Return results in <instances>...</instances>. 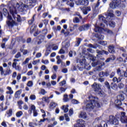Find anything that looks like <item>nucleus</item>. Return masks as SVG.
<instances>
[{
    "instance_id": "1",
    "label": "nucleus",
    "mask_w": 127,
    "mask_h": 127,
    "mask_svg": "<svg viewBox=\"0 0 127 127\" xmlns=\"http://www.w3.org/2000/svg\"><path fill=\"white\" fill-rule=\"evenodd\" d=\"M94 30L95 32H98L95 34L94 36L96 38H98L99 40H103V39H104V37H105L104 35H102L103 31H105V32H107L108 34H113V31L107 28L105 29L101 28V27L97 26V24H95Z\"/></svg>"
},
{
    "instance_id": "2",
    "label": "nucleus",
    "mask_w": 127,
    "mask_h": 127,
    "mask_svg": "<svg viewBox=\"0 0 127 127\" xmlns=\"http://www.w3.org/2000/svg\"><path fill=\"white\" fill-rule=\"evenodd\" d=\"M89 101H88L86 107V111L88 112H91L92 110L95 109V107L96 108H100L101 105L98 101H96L95 97H93L92 96H89Z\"/></svg>"
},
{
    "instance_id": "3",
    "label": "nucleus",
    "mask_w": 127,
    "mask_h": 127,
    "mask_svg": "<svg viewBox=\"0 0 127 127\" xmlns=\"http://www.w3.org/2000/svg\"><path fill=\"white\" fill-rule=\"evenodd\" d=\"M119 93L121 94L117 96V100L115 101V104L116 108H118L119 110H123V108L121 106L123 105L122 102L125 100V95L124 94H125L127 97V90H125V93L123 91H120Z\"/></svg>"
},
{
    "instance_id": "4",
    "label": "nucleus",
    "mask_w": 127,
    "mask_h": 127,
    "mask_svg": "<svg viewBox=\"0 0 127 127\" xmlns=\"http://www.w3.org/2000/svg\"><path fill=\"white\" fill-rule=\"evenodd\" d=\"M115 117L121 122L122 124H127V116H126V112L117 113Z\"/></svg>"
},
{
    "instance_id": "5",
    "label": "nucleus",
    "mask_w": 127,
    "mask_h": 127,
    "mask_svg": "<svg viewBox=\"0 0 127 127\" xmlns=\"http://www.w3.org/2000/svg\"><path fill=\"white\" fill-rule=\"evenodd\" d=\"M47 32H48V30L44 29L42 31V34L43 35H40L37 37V39L39 41H35V42L37 43V45H40L42 42L44 41V38H45V35L47 34Z\"/></svg>"
},
{
    "instance_id": "6",
    "label": "nucleus",
    "mask_w": 127,
    "mask_h": 127,
    "mask_svg": "<svg viewBox=\"0 0 127 127\" xmlns=\"http://www.w3.org/2000/svg\"><path fill=\"white\" fill-rule=\"evenodd\" d=\"M91 87L94 89V91L96 94L101 96V97H103L104 96V92H103V90H102V88L100 87V85H98L96 82H94L91 85Z\"/></svg>"
},
{
    "instance_id": "7",
    "label": "nucleus",
    "mask_w": 127,
    "mask_h": 127,
    "mask_svg": "<svg viewBox=\"0 0 127 127\" xmlns=\"http://www.w3.org/2000/svg\"><path fill=\"white\" fill-rule=\"evenodd\" d=\"M126 0H113V1L110 3V7L111 8H116L117 7H121V2L125 1Z\"/></svg>"
},
{
    "instance_id": "8",
    "label": "nucleus",
    "mask_w": 127,
    "mask_h": 127,
    "mask_svg": "<svg viewBox=\"0 0 127 127\" xmlns=\"http://www.w3.org/2000/svg\"><path fill=\"white\" fill-rule=\"evenodd\" d=\"M97 55H96V57L97 58H100V60H102V61H105V58H103V55H109V52L104 50H97Z\"/></svg>"
},
{
    "instance_id": "9",
    "label": "nucleus",
    "mask_w": 127,
    "mask_h": 127,
    "mask_svg": "<svg viewBox=\"0 0 127 127\" xmlns=\"http://www.w3.org/2000/svg\"><path fill=\"white\" fill-rule=\"evenodd\" d=\"M108 122L111 125H115V126H118L119 125V119L116 116L115 117L113 115L109 116Z\"/></svg>"
},
{
    "instance_id": "10",
    "label": "nucleus",
    "mask_w": 127,
    "mask_h": 127,
    "mask_svg": "<svg viewBox=\"0 0 127 127\" xmlns=\"http://www.w3.org/2000/svg\"><path fill=\"white\" fill-rule=\"evenodd\" d=\"M32 111L33 113V117H37L38 116V113H37V110H36V107L35 105H32L29 110L28 111V114L31 115L32 114Z\"/></svg>"
},
{
    "instance_id": "11",
    "label": "nucleus",
    "mask_w": 127,
    "mask_h": 127,
    "mask_svg": "<svg viewBox=\"0 0 127 127\" xmlns=\"http://www.w3.org/2000/svg\"><path fill=\"white\" fill-rule=\"evenodd\" d=\"M6 24L9 28H12L14 25H18V23L15 21L12 20L11 21L8 20L6 22Z\"/></svg>"
},
{
    "instance_id": "12",
    "label": "nucleus",
    "mask_w": 127,
    "mask_h": 127,
    "mask_svg": "<svg viewBox=\"0 0 127 127\" xmlns=\"http://www.w3.org/2000/svg\"><path fill=\"white\" fill-rule=\"evenodd\" d=\"M89 28H90V24H86L79 27L78 30L79 31H85V30H88Z\"/></svg>"
},
{
    "instance_id": "13",
    "label": "nucleus",
    "mask_w": 127,
    "mask_h": 127,
    "mask_svg": "<svg viewBox=\"0 0 127 127\" xmlns=\"http://www.w3.org/2000/svg\"><path fill=\"white\" fill-rule=\"evenodd\" d=\"M99 19L100 20H102L104 23H105V24H108V20H109V18L106 14H105V16L99 15Z\"/></svg>"
},
{
    "instance_id": "14",
    "label": "nucleus",
    "mask_w": 127,
    "mask_h": 127,
    "mask_svg": "<svg viewBox=\"0 0 127 127\" xmlns=\"http://www.w3.org/2000/svg\"><path fill=\"white\" fill-rule=\"evenodd\" d=\"M116 57L114 55H112L110 56L109 58H108L105 61V63H109L110 62H113L116 60Z\"/></svg>"
},
{
    "instance_id": "15",
    "label": "nucleus",
    "mask_w": 127,
    "mask_h": 127,
    "mask_svg": "<svg viewBox=\"0 0 127 127\" xmlns=\"http://www.w3.org/2000/svg\"><path fill=\"white\" fill-rule=\"evenodd\" d=\"M78 3L80 5H84V6H87V5H89V0H79Z\"/></svg>"
},
{
    "instance_id": "16",
    "label": "nucleus",
    "mask_w": 127,
    "mask_h": 127,
    "mask_svg": "<svg viewBox=\"0 0 127 127\" xmlns=\"http://www.w3.org/2000/svg\"><path fill=\"white\" fill-rule=\"evenodd\" d=\"M108 52L111 54H114L116 53V51L115 50V46L114 45H109L108 47Z\"/></svg>"
},
{
    "instance_id": "17",
    "label": "nucleus",
    "mask_w": 127,
    "mask_h": 127,
    "mask_svg": "<svg viewBox=\"0 0 127 127\" xmlns=\"http://www.w3.org/2000/svg\"><path fill=\"white\" fill-rule=\"evenodd\" d=\"M38 29H37V25H36V24H33L30 27V34H32L34 32H35V31H36V30H37Z\"/></svg>"
},
{
    "instance_id": "18",
    "label": "nucleus",
    "mask_w": 127,
    "mask_h": 127,
    "mask_svg": "<svg viewBox=\"0 0 127 127\" xmlns=\"http://www.w3.org/2000/svg\"><path fill=\"white\" fill-rule=\"evenodd\" d=\"M91 11V7L90 6H87L85 7L83 9V12L84 14H88V12Z\"/></svg>"
},
{
    "instance_id": "19",
    "label": "nucleus",
    "mask_w": 127,
    "mask_h": 127,
    "mask_svg": "<svg viewBox=\"0 0 127 127\" xmlns=\"http://www.w3.org/2000/svg\"><path fill=\"white\" fill-rule=\"evenodd\" d=\"M35 15L36 14H34L31 19L28 21V23L29 25H32V24H33V23L34 22V20H35Z\"/></svg>"
},
{
    "instance_id": "20",
    "label": "nucleus",
    "mask_w": 127,
    "mask_h": 127,
    "mask_svg": "<svg viewBox=\"0 0 127 127\" xmlns=\"http://www.w3.org/2000/svg\"><path fill=\"white\" fill-rule=\"evenodd\" d=\"M77 28H78V24H74L73 27H69V31L70 32H73V31L77 29Z\"/></svg>"
},
{
    "instance_id": "21",
    "label": "nucleus",
    "mask_w": 127,
    "mask_h": 127,
    "mask_svg": "<svg viewBox=\"0 0 127 127\" xmlns=\"http://www.w3.org/2000/svg\"><path fill=\"white\" fill-rule=\"evenodd\" d=\"M74 127H84V124L82 123V122L80 121L74 125Z\"/></svg>"
},
{
    "instance_id": "22",
    "label": "nucleus",
    "mask_w": 127,
    "mask_h": 127,
    "mask_svg": "<svg viewBox=\"0 0 127 127\" xmlns=\"http://www.w3.org/2000/svg\"><path fill=\"white\" fill-rule=\"evenodd\" d=\"M58 106V104L55 102H52L50 104V109H55L56 107Z\"/></svg>"
},
{
    "instance_id": "23",
    "label": "nucleus",
    "mask_w": 127,
    "mask_h": 127,
    "mask_svg": "<svg viewBox=\"0 0 127 127\" xmlns=\"http://www.w3.org/2000/svg\"><path fill=\"white\" fill-rule=\"evenodd\" d=\"M7 89L9 91H6V94H9L10 95H12V94H13V90H12V89H11V87H10L9 86H7Z\"/></svg>"
},
{
    "instance_id": "24",
    "label": "nucleus",
    "mask_w": 127,
    "mask_h": 127,
    "mask_svg": "<svg viewBox=\"0 0 127 127\" xmlns=\"http://www.w3.org/2000/svg\"><path fill=\"white\" fill-rule=\"evenodd\" d=\"M111 87L113 90H117L118 88V85L115 82H112L111 83Z\"/></svg>"
},
{
    "instance_id": "25",
    "label": "nucleus",
    "mask_w": 127,
    "mask_h": 127,
    "mask_svg": "<svg viewBox=\"0 0 127 127\" xmlns=\"http://www.w3.org/2000/svg\"><path fill=\"white\" fill-rule=\"evenodd\" d=\"M105 86L107 89H108V91H111V85H110V83L108 81H105Z\"/></svg>"
},
{
    "instance_id": "26",
    "label": "nucleus",
    "mask_w": 127,
    "mask_h": 127,
    "mask_svg": "<svg viewBox=\"0 0 127 127\" xmlns=\"http://www.w3.org/2000/svg\"><path fill=\"white\" fill-rule=\"evenodd\" d=\"M80 116L81 119H87V113L86 112H81Z\"/></svg>"
},
{
    "instance_id": "27",
    "label": "nucleus",
    "mask_w": 127,
    "mask_h": 127,
    "mask_svg": "<svg viewBox=\"0 0 127 127\" xmlns=\"http://www.w3.org/2000/svg\"><path fill=\"white\" fill-rule=\"evenodd\" d=\"M2 12L4 16H6L7 15L9 14V13L8 12V11L7 10V9L5 8H3Z\"/></svg>"
},
{
    "instance_id": "28",
    "label": "nucleus",
    "mask_w": 127,
    "mask_h": 127,
    "mask_svg": "<svg viewBox=\"0 0 127 127\" xmlns=\"http://www.w3.org/2000/svg\"><path fill=\"white\" fill-rule=\"evenodd\" d=\"M109 26L110 27H113V28H115L116 27V22L111 21L109 22Z\"/></svg>"
},
{
    "instance_id": "29",
    "label": "nucleus",
    "mask_w": 127,
    "mask_h": 127,
    "mask_svg": "<svg viewBox=\"0 0 127 127\" xmlns=\"http://www.w3.org/2000/svg\"><path fill=\"white\" fill-rule=\"evenodd\" d=\"M6 114L7 115H8L7 118H9L10 117H11V116H12V109H10L8 110V112H6Z\"/></svg>"
},
{
    "instance_id": "30",
    "label": "nucleus",
    "mask_w": 127,
    "mask_h": 127,
    "mask_svg": "<svg viewBox=\"0 0 127 127\" xmlns=\"http://www.w3.org/2000/svg\"><path fill=\"white\" fill-rule=\"evenodd\" d=\"M81 41H82V38H78L77 40V42L75 44V46H79V45H80V44H81Z\"/></svg>"
},
{
    "instance_id": "31",
    "label": "nucleus",
    "mask_w": 127,
    "mask_h": 127,
    "mask_svg": "<svg viewBox=\"0 0 127 127\" xmlns=\"http://www.w3.org/2000/svg\"><path fill=\"white\" fill-rule=\"evenodd\" d=\"M62 110H64V113H68V111H69L68 107H66L65 105L62 106Z\"/></svg>"
},
{
    "instance_id": "32",
    "label": "nucleus",
    "mask_w": 127,
    "mask_h": 127,
    "mask_svg": "<svg viewBox=\"0 0 127 127\" xmlns=\"http://www.w3.org/2000/svg\"><path fill=\"white\" fill-rule=\"evenodd\" d=\"M41 33V31H39L38 29L35 31V33H34L33 36L34 37H36L37 35H39V34H40Z\"/></svg>"
},
{
    "instance_id": "33",
    "label": "nucleus",
    "mask_w": 127,
    "mask_h": 127,
    "mask_svg": "<svg viewBox=\"0 0 127 127\" xmlns=\"http://www.w3.org/2000/svg\"><path fill=\"white\" fill-rule=\"evenodd\" d=\"M114 15H115L114 14V13L112 12H109L107 14H106V16H107L108 19H110V18L109 17H114Z\"/></svg>"
},
{
    "instance_id": "34",
    "label": "nucleus",
    "mask_w": 127,
    "mask_h": 127,
    "mask_svg": "<svg viewBox=\"0 0 127 127\" xmlns=\"http://www.w3.org/2000/svg\"><path fill=\"white\" fill-rule=\"evenodd\" d=\"M22 115V111H18L16 113V116L17 117V118H20V117H21Z\"/></svg>"
},
{
    "instance_id": "35",
    "label": "nucleus",
    "mask_w": 127,
    "mask_h": 127,
    "mask_svg": "<svg viewBox=\"0 0 127 127\" xmlns=\"http://www.w3.org/2000/svg\"><path fill=\"white\" fill-rule=\"evenodd\" d=\"M73 22L74 23H79L80 22V19H79V18L76 17L73 19Z\"/></svg>"
},
{
    "instance_id": "36",
    "label": "nucleus",
    "mask_w": 127,
    "mask_h": 127,
    "mask_svg": "<svg viewBox=\"0 0 127 127\" xmlns=\"http://www.w3.org/2000/svg\"><path fill=\"white\" fill-rule=\"evenodd\" d=\"M99 43L101 45H103V46H106V45H107V44H108V43H107V42H106L105 41H100Z\"/></svg>"
},
{
    "instance_id": "37",
    "label": "nucleus",
    "mask_w": 127,
    "mask_h": 127,
    "mask_svg": "<svg viewBox=\"0 0 127 127\" xmlns=\"http://www.w3.org/2000/svg\"><path fill=\"white\" fill-rule=\"evenodd\" d=\"M16 19L17 22H21V21H22V19H21V17L20 16V15H17Z\"/></svg>"
},
{
    "instance_id": "38",
    "label": "nucleus",
    "mask_w": 127,
    "mask_h": 127,
    "mask_svg": "<svg viewBox=\"0 0 127 127\" xmlns=\"http://www.w3.org/2000/svg\"><path fill=\"white\" fill-rule=\"evenodd\" d=\"M21 94V92H20V90L17 91L15 93V97L16 98H18V96Z\"/></svg>"
},
{
    "instance_id": "39",
    "label": "nucleus",
    "mask_w": 127,
    "mask_h": 127,
    "mask_svg": "<svg viewBox=\"0 0 127 127\" xmlns=\"http://www.w3.org/2000/svg\"><path fill=\"white\" fill-rule=\"evenodd\" d=\"M20 57H21V54L20 52H18L14 56V58H16V59H18Z\"/></svg>"
},
{
    "instance_id": "40",
    "label": "nucleus",
    "mask_w": 127,
    "mask_h": 127,
    "mask_svg": "<svg viewBox=\"0 0 127 127\" xmlns=\"http://www.w3.org/2000/svg\"><path fill=\"white\" fill-rule=\"evenodd\" d=\"M10 74H11V70L10 69H6V73H4L3 75L4 76H6V75H9Z\"/></svg>"
},
{
    "instance_id": "41",
    "label": "nucleus",
    "mask_w": 127,
    "mask_h": 127,
    "mask_svg": "<svg viewBox=\"0 0 127 127\" xmlns=\"http://www.w3.org/2000/svg\"><path fill=\"white\" fill-rule=\"evenodd\" d=\"M124 87L125 84H124V83H120L118 84V88H119V89H124Z\"/></svg>"
},
{
    "instance_id": "42",
    "label": "nucleus",
    "mask_w": 127,
    "mask_h": 127,
    "mask_svg": "<svg viewBox=\"0 0 127 127\" xmlns=\"http://www.w3.org/2000/svg\"><path fill=\"white\" fill-rule=\"evenodd\" d=\"M51 52V50H46V52L45 53V56L46 57H47L49 54H50V53Z\"/></svg>"
},
{
    "instance_id": "43",
    "label": "nucleus",
    "mask_w": 127,
    "mask_h": 127,
    "mask_svg": "<svg viewBox=\"0 0 127 127\" xmlns=\"http://www.w3.org/2000/svg\"><path fill=\"white\" fill-rule=\"evenodd\" d=\"M117 73L118 74V75H119L120 77H122V75H123V74L122 73V70H121V68L117 69Z\"/></svg>"
},
{
    "instance_id": "44",
    "label": "nucleus",
    "mask_w": 127,
    "mask_h": 127,
    "mask_svg": "<svg viewBox=\"0 0 127 127\" xmlns=\"http://www.w3.org/2000/svg\"><path fill=\"white\" fill-rule=\"evenodd\" d=\"M33 85V82H32V81H29L27 83V86L28 87H32Z\"/></svg>"
},
{
    "instance_id": "45",
    "label": "nucleus",
    "mask_w": 127,
    "mask_h": 127,
    "mask_svg": "<svg viewBox=\"0 0 127 127\" xmlns=\"http://www.w3.org/2000/svg\"><path fill=\"white\" fill-rule=\"evenodd\" d=\"M86 63V59H82V61H80L79 63L81 66H83V65H85V63Z\"/></svg>"
},
{
    "instance_id": "46",
    "label": "nucleus",
    "mask_w": 127,
    "mask_h": 127,
    "mask_svg": "<svg viewBox=\"0 0 127 127\" xmlns=\"http://www.w3.org/2000/svg\"><path fill=\"white\" fill-rule=\"evenodd\" d=\"M116 75V71H112L110 74V78H114Z\"/></svg>"
},
{
    "instance_id": "47",
    "label": "nucleus",
    "mask_w": 127,
    "mask_h": 127,
    "mask_svg": "<svg viewBox=\"0 0 127 127\" xmlns=\"http://www.w3.org/2000/svg\"><path fill=\"white\" fill-rule=\"evenodd\" d=\"M121 77H125V78H127V70L123 71V74H122Z\"/></svg>"
},
{
    "instance_id": "48",
    "label": "nucleus",
    "mask_w": 127,
    "mask_h": 127,
    "mask_svg": "<svg viewBox=\"0 0 127 127\" xmlns=\"http://www.w3.org/2000/svg\"><path fill=\"white\" fill-rule=\"evenodd\" d=\"M88 47H89V48H93L94 49H96L97 48V47L95 46H94L93 44H89L88 45Z\"/></svg>"
},
{
    "instance_id": "49",
    "label": "nucleus",
    "mask_w": 127,
    "mask_h": 127,
    "mask_svg": "<svg viewBox=\"0 0 127 127\" xmlns=\"http://www.w3.org/2000/svg\"><path fill=\"white\" fill-rule=\"evenodd\" d=\"M65 120L66 122H70V118H69V116H68V114H64Z\"/></svg>"
},
{
    "instance_id": "50",
    "label": "nucleus",
    "mask_w": 127,
    "mask_h": 127,
    "mask_svg": "<svg viewBox=\"0 0 127 127\" xmlns=\"http://www.w3.org/2000/svg\"><path fill=\"white\" fill-rule=\"evenodd\" d=\"M36 99V96L35 95H31L30 96V99L32 100V101H33Z\"/></svg>"
},
{
    "instance_id": "51",
    "label": "nucleus",
    "mask_w": 127,
    "mask_h": 127,
    "mask_svg": "<svg viewBox=\"0 0 127 127\" xmlns=\"http://www.w3.org/2000/svg\"><path fill=\"white\" fill-rule=\"evenodd\" d=\"M99 76L100 78H103V77H105V74L104 71H101L99 74Z\"/></svg>"
},
{
    "instance_id": "52",
    "label": "nucleus",
    "mask_w": 127,
    "mask_h": 127,
    "mask_svg": "<svg viewBox=\"0 0 127 127\" xmlns=\"http://www.w3.org/2000/svg\"><path fill=\"white\" fill-rule=\"evenodd\" d=\"M0 74L1 75L4 74V71H3V68L2 67V66H0Z\"/></svg>"
},
{
    "instance_id": "53",
    "label": "nucleus",
    "mask_w": 127,
    "mask_h": 127,
    "mask_svg": "<svg viewBox=\"0 0 127 127\" xmlns=\"http://www.w3.org/2000/svg\"><path fill=\"white\" fill-rule=\"evenodd\" d=\"M16 52H17V50H16V49H14L11 51V54L12 55H14V54H15V53H16Z\"/></svg>"
},
{
    "instance_id": "54",
    "label": "nucleus",
    "mask_w": 127,
    "mask_h": 127,
    "mask_svg": "<svg viewBox=\"0 0 127 127\" xmlns=\"http://www.w3.org/2000/svg\"><path fill=\"white\" fill-rule=\"evenodd\" d=\"M67 90V88H64V87H60V91H61V93H63V92H65Z\"/></svg>"
},
{
    "instance_id": "55",
    "label": "nucleus",
    "mask_w": 127,
    "mask_h": 127,
    "mask_svg": "<svg viewBox=\"0 0 127 127\" xmlns=\"http://www.w3.org/2000/svg\"><path fill=\"white\" fill-rule=\"evenodd\" d=\"M42 63H43V64H49V61L48 60H46L44 61V60H42Z\"/></svg>"
},
{
    "instance_id": "56",
    "label": "nucleus",
    "mask_w": 127,
    "mask_h": 127,
    "mask_svg": "<svg viewBox=\"0 0 127 127\" xmlns=\"http://www.w3.org/2000/svg\"><path fill=\"white\" fill-rule=\"evenodd\" d=\"M66 84V81L65 80H64L62 81L61 82H60V85L61 86H64Z\"/></svg>"
},
{
    "instance_id": "57",
    "label": "nucleus",
    "mask_w": 127,
    "mask_h": 127,
    "mask_svg": "<svg viewBox=\"0 0 127 127\" xmlns=\"http://www.w3.org/2000/svg\"><path fill=\"white\" fill-rule=\"evenodd\" d=\"M59 54H64L65 53V51L63 49H61L58 52Z\"/></svg>"
},
{
    "instance_id": "58",
    "label": "nucleus",
    "mask_w": 127,
    "mask_h": 127,
    "mask_svg": "<svg viewBox=\"0 0 127 127\" xmlns=\"http://www.w3.org/2000/svg\"><path fill=\"white\" fill-rule=\"evenodd\" d=\"M7 20H9L10 21V20H12V17L11 16V15H9V14H7Z\"/></svg>"
},
{
    "instance_id": "59",
    "label": "nucleus",
    "mask_w": 127,
    "mask_h": 127,
    "mask_svg": "<svg viewBox=\"0 0 127 127\" xmlns=\"http://www.w3.org/2000/svg\"><path fill=\"white\" fill-rule=\"evenodd\" d=\"M33 74V71L32 70H30L27 73V75L28 76H31V75Z\"/></svg>"
},
{
    "instance_id": "60",
    "label": "nucleus",
    "mask_w": 127,
    "mask_h": 127,
    "mask_svg": "<svg viewBox=\"0 0 127 127\" xmlns=\"http://www.w3.org/2000/svg\"><path fill=\"white\" fill-rule=\"evenodd\" d=\"M21 79V74L20 73H18L17 76V81H19Z\"/></svg>"
},
{
    "instance_id": "61",
    "label": "nucleus",
    "mask_w": 127,
    "mask_h": 127,
    "mask_svg": "<svg viewBox=\"0 0 127 127\" xmlns=\"http://www.w3.org/2000/svg\"><path fill=\"white\" fill-rule=\"evenodd\" d=\"M48 14H49V12H45L43 14V18H45L46 17V16H47V15H48Z\"/></svg>"
},
{
    "instance_id": "62",
    "label": "nucleus",
    "mask_w": 127,
    "mask_h": 127,
    "mask_svg": "<svg viewBox=\"0 0 127 127\" xmlns=\"http://www.w3.org/2000/svg\"><path fill=\"white\" fill-rule=\"evenodd\" d=\"M71 102L72 104H78L79 101H78V100H76V99H72L71 100Z\"/></svg>"
},
{
    "instance_id": "63",
    "label": "nucleus",
    "mask_w": 127,
    "mask_h": 127,
    "mask_svg": "<svg viewBox=\"0 0 127 127\" xmlns=\"http://www.w3.org/2000/svg\"><path fill=\"white\" fill-rule=\"evenodd\" d=\"M116 14L117 16H121L122 13H121V11H120L119 10H117L116 11Z\"/></svg>"
},
{
    "instance_id": "64",
    "label": "nucleus",
    "mask_w": 127,
    "mask_h": 127,
    "mask_svg": "<svg viewBox=\"0 0 127 127\" xmlns=\"http://www.w3.org/2000/svg\"><path fill=\"white\" fill-rule=\"evenodd\" d=\"M117 60L119 61V62H123V61H124V59L121 57L118 58Z\"/></svg>"
}]
</instances>
